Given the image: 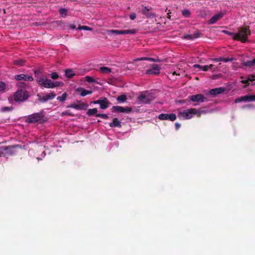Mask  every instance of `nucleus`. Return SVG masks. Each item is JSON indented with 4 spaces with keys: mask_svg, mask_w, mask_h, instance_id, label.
<instances>
[{
    "mask_svg": "<svg viewBox=\"0 0 255 255\" xmlns=\"http://www.w3.org/2000/svg\"><path fill=\"white\" fill-rule=\"evenodd\" d=\"M243 101H244V98H243V96L242 97H239L238 98H237L235 101V102L236 103H240V102H243Z\"/></svg>",
    "mask_w": 255,
    "mask_h": 255,
    "instance_id": "c03bdc74",
    "label": "nucleus"
},
{
    "mask_svg": "<svg viewBox=\"0 0 255 255\" xmlns=\"http://www.w3.org/2000/svg\"><path fill=\"white\" fill-rule=\"evenodd\" d=\"M97 112H98V110L97 108L90 109L88 110V111L87 112V115L88 116H93L94 115H96V114H98Z\"/></svg>",
    "mask_w": 255,
    "mask_h": 255,
    "instance_id": "393cba45",
    "label": "nucleus"
},
{
    "mask_svg": "<svg viewBox=\"0 0 255 255\" xmlns=\"http://www.w3.org/2000/svg\"><path fill=\"white\" fill-rule=\"evenodd\" d=\"M250 81L249 80V79H247V80H242L241 81V83H243V84H245L246 85L244 86V88H246L247 87V86H248L249 85H250V83H249Z\"/></svg>",
    "mask_w": 255,
    "mask_h": 255,
    "instance_id": "e433bc0d",
    "label": "nucleus"
},
{
    "mask_svg": "<svg viewBox=\"0 0 255 255\" xmlns=\"http://www.w3.org/2000/svg\"><path fill=\"white\" fill-rule=\"evenodd\" d=\"M25 62V61L24 60L17 59L13 61V64L15 65L21 66L24 65Z\"/></svg>",
    "mask_w": 255,
    "mask_h": 255,
    "instance_id": "c85d7f7f",
    "label": "nucleus"
},
{
    "mask_svg": "<svg viewBox=\"0 0 255 255\" xmlns=\"http://www.w3.org/2000/svg\"><path fill=\"white\" fill-rule=\"evenodd\" d=\"M14 79L17 81L23 80L29 82L33 80V78L31 76L24 74L15 75Z\"/></svg>",
    "mask_w": 255,
    "mask_h": 255,
    "instance_id": "ddd939ff",
    "label": "nucleus"
},
{
    "mask_svg": "<svg viewBox=\"0 0 255 255\" xmlns=\"http://www.w3.org/2000/svg\"><path fill=\"white\" fill-rule=\"evenodd\" d=\"M28 92L25 90H18L13 94V100L16 102H23L29 98Z\"/></svg>",
    "mask_w": 255,
    "mask_h": 255,
    "instance_id": "20e7f679",
    "label": "nucleus"
},
{
    "mask_svg": "<svg viewBox=\"0 0 255 255\" xmlns=\"http://www.w3.org/2000/svg\"><path fill=\"white\" fill-rule=\"evenodd\" d=\"M85 79L87 82H88L89 83H94L96 82V80L94 79L93 77L89 76H86L85 77Z\"/></svg>",
    "mask_w": 255,
    "mask_h": 255,
    "instance_id": "72a5a7b5",
    "label": "nucleus"
},
{
    "mask_svg": "<svg viewBox=\"0 0 255 255\" xmlns=\"http://www.w3.org/2000/svg\"><path fill=\"white\" fill-rule=\"evenodd\" d=\"M179 103H181V104H184L185 102V100H180L179 101Z\"/></svg>",
    "mask_w": 255,
    "mask_h": 255,
    "instance_id": "680f3d73",
    "label": "nucleus"
},
{
    "mask_svg": "<svg viewBox=\"0 0 255 255\" xmlns=\"http://www.w3.org/2000/svg\"><path fill=\"white\" fill-rule=\"evenodd\" d=\"M213 60L215 62L223 61V58H215Z\"/></svg>",
    "mask_w": 255,
    "mask_h": 255,
    "instance_id": "603ef678",
    "label": "nucleus"
},
{
    "mask_svg": "<svg viewBox=\"0 0 255 255\" xmlns=\"http://www.w3.org/2000/svg\"><path fill=\"white\" fill-rule=\"evenodd\" d=\"M138 103L141 104H149L152 101V97L150 95L141 94L137 97Z\"/></svg>",
    "mask_w": 255,
    "mask_h": 255,
    "instance_id": "9b49d317",
    "label": "nucleus"
},
{
    "mask_svg": "<svg viewBox=\"0 0 255 255\" xmlns=\"http://www.w3.org/2000/svg\"><path fill=\"white\" fill-rule=\"evenodd\" d=\"M193 67L199 68L204 71H207L208 70V67H207V65L202 66L199 64H194L193 65Z\"/></svg>",
    "mask_w": 255,
    "mask_h": 255,
    "instance_id": "cd10ccee",
    "label": "nucleus"
},
{
    "mask_svg": "<svg viewBox=\"0 0 255 255\" xmlns=\"http://www.w3.org/2000/svg\"><path fill=\"white\" fill-rule=\"evenodd\" d=\"M129 18L131 20H134L136 18V14L134 12H132L130 14Z\"/></svg>",
    "mask_w": 255,
    "mask_h": 255,
    "instance_id": "a18cd8bd",
    "label": "nucleus"
},
{
    "mask_svg": "<svg viewBox=\"0 0 255 255\" xmlns=\"http://www.w3.org/2000/svg\"><path fill=\"white\" fill-rule=\"evenodd\" d=\"M78 29L86 30H92L91 28H90V27H88L87 26H86V25L79 26L78 27Z\"/></svg>",
    "mask_w": 255,
    "mask_h": 255,
    "instance_id": "4c0bfd02",
    "label": "nucleus"
},
{
    "mask_svg": "<svg viewBox=\"0 0 255 255\" xmlns=\"http://www.w3.org/2000/svg\"><path fill=\"white\" fill-rule=\"evenodd\" d=\"M96 117H100L104 119H108L109 118V117L107 115L105 114H98L95 115Z\"/></svg>",
    "mask_w": 255,
    "mask_h": 255,
    "instance_id": "f704fd0d",
    "label": "nucleus"
},
{
    "mask_svg": "<svg viewBox=\"0 0 255 255\" xmlns=\"http://www.w3.org/2000/svg\"><path fill=\"white\" fill-rule=\"evenodd\" d=\"M127 99V96L125 94L120 95L117 98V100L119 102H120V103L125 102L126 101Z\"/></svg>",
    "mask_w": 255,
    "mask_h": 255,
    "instance_id": "a878e982",
    "label": "nucleus"
},
{
    "mask_svg": "<svg viewBox=\"0 0 255 255\" xmlns=\"http://www.w3.org/2000/svg\"><path fill=\"white\" fill-rule=\"evenodd\" d=\"M61 115L63 116H66V115H67V116H74V115L72 114L70 112V111H64V112H62L61 113Z\"/></svg>",
    "mask_w": 255,
    "mask_h": 255,
    "instance_id": "58836bf2",
    "label": "nucleus"
},
{
    "mask_svg": "<svg viewBox=\"0 0 255 255\" xmlns=\"http://www.w3.org/2000/svg\"><path fill=\"white\" fill-rule=\"evenodd\" d=\"M37 82L40 86L46 88H53L60 86L62 84L61 82H53L51 80L46 78L43 75L40 76Z\"/></svg>",
    "mask_w": 255,
    "mask_h": 255,
    "instance_id": "7ed1b4c3",
    "label": "nucleus"
},
{
    "mask_svg": "<svg viewBox=\"0 0 255 255\" xmlns=\"http://www.w3.org/2000/svg\"><path fill=\"white\" fill-rule=\"evenodd\" d=\"M170 12H168L167 14V17L169 19H170Z\"/></svg>",
    "mask_w": 255,
    "mask_h": 255,
    "instance_id": "052dcab7",
    "label": "nucleus"
},
{
    "mask_svg": "<svg viewBox=\"0 0 255 255\" xmlns=\"http://www.w3.org/2000/svg\"><path fill=\"white\" fill-rule=\"evenodd\" d=\"M91 103H93L94 104H99V99L98 100L94 101L91 102Z\"/></svg>",
    "mask_w": 255,
    "mask_h": 255,
    "instance_id": "4d7b16f0",
    "label": "nucleus"
},
{
    "mask_svg": "<svg viewBox=\"0 0 255 255\" xmlns=\"http://www.w3.org/2000/svg\"><path fill=\"white\" fill-rule=\"evenodd\" d=\"M206 113V110H202L200 109L191 108L190 109L180 111L178 113V116L179 118H182L183 120H189L191 119L193 115H196L198 117H200L202 113Z\"/></svg>",
    "mask_w": 255,
    "mask_h": 255,
    "instance_id": "f257e3e1",
    "label": "nucleus"
},
{
    "mask_svg": "<svg viewBox=\"0 0 255 255\" xmlns=\"http://www.w3.org/2000/svg\"><path fill=\"white\" fill-rule=\"evenodd\" d=\"M207 67H208V69H211L213 67V65L210 64L209 65H207Z\"/></svg>",
    "mask_w": 255,
    "mask_h": 255,
    "instance_id": "bf43d9fd",
    "label": "nucleus"
},
{
    "mask_svg": "<svg viewBox=\"0 0 255 255\" xmlns=\"http://www.w3.org/2000/svg\"><path fill=\"white\" fill-rule=\"evenodd\" d=\"M147 60H148V61H150L155 62V58L149 57V58L147 59Z\"/></svg>",
    "mask_w": 255,
    "mask_h": 255,
    "instance_id": "6e6d98bb",
    "label": "nucleus"
},
{
    "mask_svg": "<svg viewBox=\"0 0 255 255\" xmlns=\"http://www.w3.org/2000/svg\"><path fill=\"white\" fill-rule=\"evenodd\" d=\"M2 111L3 112L10 111H11V109L10 107H4L2 108Z\"/></svg>",
    "mask_w": 255,
    "mask_h": 255,
    "instance_id": "de8ad7c7",
    "label": "nucleus"
},
{
    "mask_svg": "<svg viewBox=\"0 0 255 255\" xmlns=\"http://www.w3.org/2000/svg\"><path fill=\"white\" fill-rule=\"evenodd\" d=\"M184 39H189V40H193L194 37L192 35L187 34L184 36Z\"/></svg>",
    "mask_w": 255,
    "mask_h": 255,
    "instance_id": "79ce46f5",
    "label": "nucleus"
},
{
    "mask_svg": "<svg viewBox=\"0 0 255 255\" xmlns=\"http://www.w3.org/2000/svg\"><path fill=\"white\" fill-rule=\"evenodd\" d=\"M109 126L111 128H121L122 127L121 122L117 118L113 119V122L109 124Z\"/></svg>",
    "mask_w": 255,
    "mask_h": 255,
    "instance_id": "6ab92c4d",
    "label": "nucleus"
},
{
    "mask_svg": "<svg viewBox=\"0 0 255 255\" xmlns=\"http://www.w3.org/2000/svg\"><path fill=\"white\" fill-rule=\"evenodd\" d=\"M241 79H243V78H244V77H241Z\"/></svg>",
    "mask_w": 255,
    "mask_h": 255,
    "instance_id": "338daca9",
    "label": "nucleus"
},
{
    "mask_svg": "<svg viewBox=\"0 0 255 255\" xmlns=\"http://www.w3.org/2000/svg\"><path fill=\"white\" fill-rule=\"evenodd\" d=\"M143 14L146 16L147 18H155L156 15L154 13L149 11V9L146 7H144L141 10Z\"/></svg>",
    "mask_w": 255,
    "mask_h": 255,
    "instance_id": "dca6fc26",
    "label": "nucleus"
},
{
    "mask_svg": "<svg viewBox=\"0 0 255 255\" xmlns=\"http://www.w3.org/2000/svg\"><path fill=\"white\" fill-rule=\"evenodd\" d=\"M110 103L108 99L106 97H101L99 98L100 108L101 109L105 110L107 109L110 105Z\"/></svg>",
    "mask_w": 255,
    "mask_h": 255,
    "instance_id": "2eb2a0df",
    "label": "nucleus"
},
{
    "mask_svg": "<svg viewBox=\"0 0 255 255\" xmlns=\"http://www.w3.org/2000/svg\"><path fill=\"white\" fill-rule=\"evenodd\" d=\"M67 9L64 8H61L59 10V14L62 17H65L67 15Z\"/></svg>",
    "mask_w": 255,
    "mask_h": 255,
    "instance_id": "2f4dec72",
    "label": "nucleus"
},
{
    "mask_svg": "<svg viewBox=\"0 0 255 255\" xmlns=\"http://www.w3.org/2000/svg\"><path fill=\"white\" fill-rule=\"evenodd\" d=\"M79 91H81V94L80 95L82 97H84L87 95H90L92 93V91L91 90H87L81 88L80 89H79Z\"/></svg>",
    "mask_w": 255,
    "mask_h": 255,
    "instance_id": "b1692460",
    "label": "nucleus"
},
{
    "mask_svg": "<svg viewBox=\"0 0 255 255\" xmlns=\"http://www.w3.org/2000/svg\"><path fill=\"white\" fill-rule=\"evenodd\" d=\"M37 96L38 97L37 100L38 102L45 103L49 100H53L56 97V94L53 92L46 95L41 93L37 94Z\"/></svg>",
    "mask_w": 255,
    "mask_h": 255,
    "instance_id": "39448f33",
    "label": "nucleus"
},
{
    "mask_svg": "<svg viewBox=\"0 0 255 255\" xmlns=\"http://www.w3.org/2000/svg\"><path fill=\"white\" fill-rule=\"evenodd\" d=\"M181 127V125L178 123H175V128L176 130H177Z\"/></svg>",
    "mask_w": 255,
    "mask_h": 255,
    "instance_id": "8fccbe9b",
    "label": "nucleus"
},
{
    "mask_svg": "<svg viewBox=\"0 0 255 255\" xmlns=\"http://www.w3.org/2000/svg\"><path fill=\"white\" fill-rule=\"evenodd\" d=\"M16 146H7L6 149V156H11L15 153L14 148Z\"/></svg>",
    "mask_w": 255,
    "mask_h": 255,
    "instance_id": "4be33fe9",
    "label": "nucleus"
},
{
    "mask_svg": "<svg viewBox=\"0 0 255 255\" xmlns=\"http://www.w3.org/2000/svg\"><path fill=\"white\" fill-rule=\"evenodd\" d=\"M243 98L245 102L255 101V95H245Z\"/></svg>",
    "mask_w": 255,
    "mask_h": 255,
    "instance_id": "5701e85b",
    "label": "nucleus"
},
{
    "mask_svg": "<svg viewBox=\"0 0 255 255\" xmlns=\"http://www.w3.org/2000/svg\"><path fill=\"white\" fill-rule=\"evenodd\" d=\"M5 88V84L4 82H0V91L4 90Z\"/></svg>",
    "mask_w": 255,
    "mask_h": 255,
    "instance_id": "a19ab883",
    "label": "nucleus"
},
{
    "mask_svg": "<svg viewBox=\"0 0 255 255\" xmlns=\"http://www.w3.org/2000/svg\"><path fill=\"white\" fill-rule=\"evenodd\" d=\"M67 96V94L66 93H64L61 96H58L57 98V100L60 102H63L66 100Z\"/></svg>",
    "mask_w": 255,
    "mask_h": 255,
    "instance_id": "c756f323",
    "label": "nucleus"
},
{
    "mask_svg": "<svg viewBox=\"0 0 255 255\" xmlns=\"http://www.w3.org/2000/svg\"><path fill=\"white\" fill-rule=\"evenodd\" d=\"M40 73V72L39 71H35L34 74H35V77H37V78L39 79L40 77H39V75Z\"/></svg>",
    "mask_w": 255,
    "mask_h": 255,
    "instance_id": "3c124183",
    "label": "nucleus"
},
{
    "mask_svg": "<svg viewBox=\"0 0 255 255\" xmlns=\"http://www.w3.org/2000/svg\"><path fill=\"white\" fill-rule=\"evenodd\" d=\"M70 27L73 29H74L76 28V25L72 24L70 25Z\"/></svg>",
    "mask_w": 255,
    "mask_h": 255,
    "instance_id": "13d9d810",
    "label": "nucleus"
},
{
    "mask_svg": "<svg viewBox=\"0 0 255 255\" xmlns=\"http://www.w3.org/2000/svg\"><path fill=\"white\" fill-rule=\"evenodd\" d=\"M18 84H19V86L20 87H25L26 86L25 83H23V82H19L18 83Z\"/></svg>",
    "mask_w": 255,
    "mask_h": 255,
    "instance_id": "5fc2aeb1",
    "label": "nucleus"
},
{
    "mask_svg": "<svg viewBox=\"0 0 255 255\" xmlns=\"http://www.w3.org/2000/svg\"><path fill=\"white\" fill-rule=\"evenodd\" d=\"M234 60V58H223V61L225 62H228L229 61H232Z\"/></svg>",
    "mask_w": 255,
    "mask_h": 255,
    "instance_id": "37998d69",
    "label": "nucleus"
},
{
    "mask_svg": "<svg viewBox=\"0 0 255 255\" xmlns=\"http://www.w3.org/2000/svg\"><path fill=\"white\" fill-rule=\"evenodd\" d=\"M248 79L250 82H252L255 80V75H249L248 77Z\"/></svg>",
    "mask_w": 255,
    "mask_h": 255,
    "instance_id": "ea45409f",
    "label": "nucleus"
},
{
    "mask_svg": "<svg viewBox=\"0 0 255 255\" xmlns=\"http://www.w3.org/2000/svg\"><path fill=\"white\" fill-rule=\"evenodd\" d=\"M182 15L185 17H189L191 14L190 11L187 9H184L182 11Z\"/></svg>",
    "mask_w": 255,
    "mask_h": 255,
    "instance_id": "473e14b6",
    "label": "nucleus"
},
{
    "mask_svg": "<svg viewBox=\"0 0 255 255\" xmlns=\"http://www.w3.org/2000/svg\"><path fill=\"white\" fill-rule=\"evenodd\" d=\"M76 75V74L72 69H66L65 70V75L68 78H71Z\"/></svg>",
    "mask_w": 255,
    "mask_h": 255,
    "instance_id": "412c9836",
    "label": "nucleus"
},
{
    "mask_svg": "<svg viewBox=\"0 0 255 255\" xmlns=\"http://www.w3.org/2000/svg\"><path fill=\"white\" fill-rule=\"evenodd\" d=\"M160 62V60L158 58H155V62Z\"/></svg>",
    "mask_w": 255,
    "mask_h": 255,
    "instance_id": "e2e57ef3",
    "label": "nucleus"
},
{
    "mask_svg": "<svg viewBox=\"0 0 255 255\" xmlns=\"http://www.w3.org/2000/svg\"><path fill=\"white\" fill-rule=\"evenodd\" d=\"M158 119L160 120H169L170 121L173 122L176 119V116L175 114H161L159 115L158 117Z\"/></svg>",
    "mask_w": 255,
    "mask_h": 255,
    "instance_id": "f8f14e48",
    "label": "nucleus"
},
{
    "mask_svg": "<svg viewBox=\"0 0 255 255\" xmlns=\"http://www.w3.org/2000/svg\"><path fill=\"white\" fill-rule=\"evenodd\" d=\"M251 31L249 26L241 27L239 28L237 33H235V36L233 39L235 40L241 41L242 43H245L248 40V36L250 35Z\"/></svg>",
    "mask_w": 255,
    "mask_h": 255,
    "instance_id": "f03ea898",
    "label": "nucleus"
},
{
    "mask_svg": "<svg viewBox=\"0 0 255 255\" xmlns=\"http://www.w3.org/2000/svg\"><path fill=\"white\" fill-rule=\"evenodd\" d=\"M242 65L249 68H252L254 67V66H255V58L252 60L243 61L242 62Z\"/></svg>",
    "mask_w": 255,
    "mask_h": 255,
    "instance_id": "aec40b11",
    "label": "nucleus"
},
{
    "mask_svg": "<svg viewBox=\"0 0 255 255\" xmlns=\"http://www.w3.org/2000/svg\"><path fill=\"white\" fill-rule=\"evenodd\" d=\"M100 71L104 74H108L111 72V69L107 67H101L100 68Z\"/></svg>",
    "mask_w": 255,
    "mask_h": 255,
    "instance_id": "bb28decb",
    "label": "nucleus"
},
{
    "mask_svg": "<svg viewBox=\"0 0 255 255\" xmlns=\"http://www.w3.org/2000/svg\"><path fill=\"white\" fill-rule=\"evenodd\" d=\"M224 14L222 12L217 13L213 16L209 20V24H214L216 23L219 19L223 17Z\"/></svg>",
    "mask_w": 255,
    "mask_h": 255,
    "instance_id": "a211bd4d",
    "label": "nucleus"
},
{
    "mask_svg": "<svg viewBox=\"0 0 255 255\" xmlns=\"http://www.w3.org/2000/svg\"><path fill=\"white\" fill-rule=\"evenodd\" d=\"M200 33L199 32L194 33L192 35L193 36L194 39L198 38L200 36Z\"/></svg>",
    "mask_w": 255,
    "mask_h": 255,
    "instance_id": "09e8293b",
    "label": "nucleus"
},
{
    "mask_svg": "<svg viewBox=\"0 0 255 255\" xmlns=\"http://www.w3.org/2000/svg\"><path fill=\"white\" fill-rule=\"evenodd\" d=\"M172 74H173V75H175V74H176V72H173Z\"/></svg>",
    "mask_w": 255,
    "mask_h": 255,
    "instance_id": "0e129e2a",
    "label": "nucleus"
},
{
    "mask_svg": "<svg viewBox=\"0 0 255 255\" xmlns=\"http://www.w3.org/2000/svg\"><path fill=\"white\" fill-rule=\"evenodd\" d=\"M137 32L135 29H127V30H117L112 29L109 31L110 33L115 34L117 35L124 34H134Z\"/></svg>",
    "mask_w": 255,
    "mask_h": 255,
    "instance_id": "0eeeda50",
    "label": "nucleus"
},
{
    "mask_svg": "<svg viewBox=\"0 0 255 255\" xmlns=\"http://www.w3.org/2000/svg\"><path fill=\"white\" fill-rule=\"evenodd\" d=\"M223 32L226 33V34H228V35H229L232 36V37L235 36V33L231 32H229V31H227V30H224Z\"/></svg>",
    "mask_w": 255,
    "mask_h": 255,
    "instance_id": "49530a36",
    "label": "nucleus"
},
{
    "mask_svg": "<svg viewBox=\"0 0 255 255\" xmlns=\"http://www.w3.org/2000/svg\"><path fill=\"white\" fill-rule=\"evenodd\" d=\"M50 77L54 80H56L59 78V75L56 72H52L50 75Z\"/></svg>",
    "mask_w": 255,
    "mask_h": 255,
    "instance_id": "c9c22d12",
    "label": "nucleus"
},
{
    "mask_svg": "<svg viewBox=\"0 0 255 255\" xmlns=\"http://www.w3.org/2000/svg\"><path fill=\"white\" fill-rule=\"evenodd\" d=\"M11 98H8L9 101H10V99H11Z\"/></svg>",
    "mask_w": 255,
    "mask_h": 255,
    "instance_id": "69168bd1",
    "label": "nucleus"
},
{
    "mask_svg": "<svg viewBox=\"0 0 255 255\" xmlns=\"http://www.w3.org/2000/svg\"><path fill=\"white\" fill-rule=\"evenodd\" d=\"M43 117L42 112L34 113L27 117L26 122L28 123H35L41 120Z\"/></svg>",
    "mask_w": 255,
    "mask_h": 255,
    "instance_id": "423d86ee",
    "label": "nucleus"
},
{
    "mask_svg": "<svg viewBox=\"0 0 255 255\" xmlns=\"http://www.w3.org/2000/svg\"><path fill=\"white\" fill-rule=\"evenodd\" d=\"M189 99L192 102H204L206 100V98L202 94L190 96L189 97Z\"/></svg>",
    "mask_w": 255,
    "mask_h": 255,
    "instance_id": "4468645a",
    "label": "nucleus"
},
{
    "mask_svg": "<svg viewBox=\"0 0 255 255\" xmlns=\"http://www.w3.org/2000/svg\"><path fill=\"white\" fill-rule=\"evenodd\" d=\"M149 57H141L140 58H138V59H136V60H147V59Z\"/></svg>",
    "mask_w": 255,
    "mask_h": 255,
    "instance_id": "864d4df0",
    "label": "nucleus"
},
{
    "mask_svg": "<svg viewBox=\"0 0 255 255\" xmlns=\"http://www.w3.org/2000/svg\"><path fill=\"white\" fill-rule=\"evenodd\" d=\"M88 105L80 101H78L77 103H73L67 106V108H74L78 110H86L88 107Z\"/></svg>",
    "mask_w": 255,
    "mask_h": 255,
    "instance_id": "6e6552de",
    "label": "nucleus"
},
{
    "mask_svg": "<svg viewBox=\"0 0 255 255\" xmlns=\"http://www.w3.org/2000/svg\"><path fill=\"white\" fill-rule=\"evenodd\" d=\"M161 67L159 65L153 64L151 65V68L147 69L145 74L147 75H157L160 73Z\"/></svg>",
    "mask_w": 255,
    "mask_h": 255,
    "instance_id": "1a4fd4ad",
    "label": "nucleus"
},
{
    "mask_svg": "<svg viewBox=\"0 0 255 255\" xmlns=\"http://www.w3.org/2000/svg\"><path fill=\"white\" fill-rule=\"evenodd\" d=\"M6 149H7V146H1L0 147V156H6Z\"/></svg>",
    "mask_w": 255,
    "mask_h": 255,
    "instance_id": "7c9ffc66",
    "label": "nucleus"
},
{
    "mask_svg": "<svg viewBox=\"0 0 255 255\" xmlns=\"http://www.w3.org/2000/svg\"><path fill=\"white\" fill-rule=\"evenodd\" d=\"M112 112L129 113L131 112L132 109L130 107H123L119 106H113L112 108Z\"/></svg>",
    "mask_w": 255,
    "mask_h": 255,
    "instance_id": "9d476101",
    "label": "nucleus"
},
{
    "mask_svg": "<svg viewBox=\"0 0 255 255\" xmlns=\"http://www.w3.org/2000/svg\"><path fill=\"white\" fill-rule=\"evenodd\" d=\"M225 91V88L224 87H219L210 90L209 93L211 95L216 96L218 94L223 93Z\"/></svg>",
    "mask_w": 255,
    "mask_h": 255,
    "instance_id": "f3484780",
    "label": "nucleus"
}]
</instances>
